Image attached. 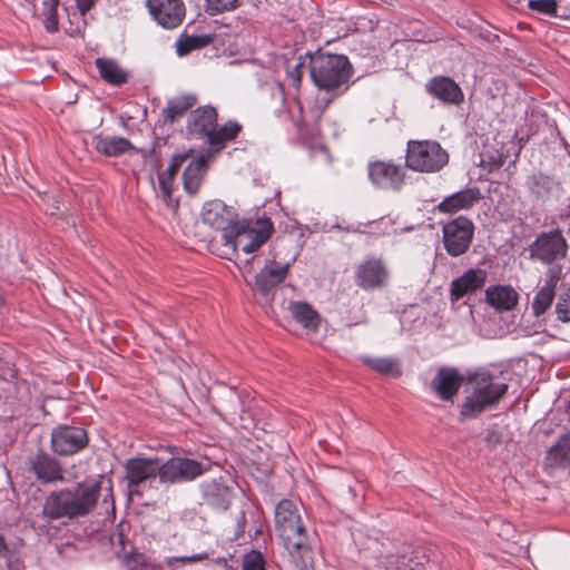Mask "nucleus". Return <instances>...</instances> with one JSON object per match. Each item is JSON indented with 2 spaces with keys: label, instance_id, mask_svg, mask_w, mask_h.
<instances>
[{
  "label": "nucleus",
  "instance_id": "14",
  "mask_svg": "<svg viewBox=\"0 0 570 570\" xmlns=\"http://www.w3.org/2000/svg\"><path fill=\"white\" fill-rule=\"evenodd\" d=\"M202 219L204 224L222 232L223 235L230 230L237 217L233 208L226 206L222 200L215 199L204 205Z\"/></svg>",
  "mask_w": 570,
  "mask_h": 570
},
{
  "label": "nucleus",
  "instance_id": "29",
  "mask_svg": "<svg viewBox=\"0 0 570 570\" xmlns=\"http://www.w3.org/2000/svg\"><path fill=\"white\" fill-rule=\"evenodd\" d=\"M570 462V435L563 434L559 441L550 448L546 456V463L550 468H563Z\"/></svg>",
  "mask_w": 570,
  "mask_h": 570
},
{
  "label": "nucleus",
  "instance_id": "30",
  "mask_svg": "<svg viewBox=\"0 0 570 570\" xmlns=\"http://www.w3.org/2000/svg\"><path fill=\"white\" fill-rule=\"evenodd\" d=\"M288 311L292 317L306 328H316L318 315L316 311L306 302H291Z\"/></svg>",
  "mask_w": 570,
  "mask_h": 570
},
{
  "label": "nucleus",
  "instance_id": "4",
  "mask_svg": "<svg viewBox=\"0 0 570 570\" xmlns=\"http://www.w3.org/2000/svg\"><path fill=\"white\" fill-rule=\"evenodd\" d=\"M309 73L315 86L325 91H337L347 83L352 76V66L345 56L318 53L309 60Z\"/></svg>",
  "mask_w": 570,
  "mask_h": 570
},
{
  "label": "nucleus",
  "instance_id": "40",
  "mask_svg": "<svg viewBox=\"0 0 570 570\" xmlns=\"http://www.w3.org/2000/svg\"><path fill=\"white\" fill-rule=\"evenodd\" d=\"M240 3V0H207L206 11L209 14H217L224 11L236 9Z\"/></svg>",
  "mask_w": 570,
  "mask_h": 570
},
{
  "label": "nucleus",
  "instance_id": "7",
  "mask_svg": "<svg viewBox=\"0 0 570 570\" xmlns=\"http://www.w3.org/2000/svg\"><path fill=\"white\" fill-rule=\"evenodd\" d=\"M474 236V224L465 216L445 223L442 227V242L444 249L452 257L468 252Z\"/></svg>",
  "mask_w": 570,
  "mask_h": 570
},
{
  "label": "nucleus",
  "instance_id": "20",
  "mask_svg": "<svg viewBox=\"0 0 570 570\" xmlns=\"http://www.w3.org/2000/svg\"><path fill=\"white\" fill-rule=\"evenodd\" d=\"M463 376L452 367L439 368L431 382L433 390L444 401H450L462 385Z\"/></svg>",
  "mask_w": 570,
  "mask_h": 570
},
{
  "label": "nucleus",
  "instance_id": "3",
  "mask_svg": "<svg viewBox=\"0 0 570 570\" xmlns=\"http://www.w3.org/2000/svg\"><path fill=\"white\" fill-rule=\"evenodd\" d=\"M468 395L461 406L463 417H475L492 409L504 397L508 383L502 372H490L480 368L470 373L466 379Z\"/></svg>",
  "mask_w": 570,
  "mask_h": 570
},
{
  "label": "nucleus",
  "instance_id": "33",
  "mask_svg": "<svg viewBox=\"0 0 570 570\" xmlns=\"http://www.w3.org/2000/svg\"><path fill=\"white\" fill-rule=\"evenodd\" d=\"M362 361L372 370L383 374L397 377L402 374L399 362L392 357L364 356Z\"/></svg>",
  "mask_w": 570,
  "mask_h": 570
},
{
  "label": "nucleus",
  "instance_id": "43",
  "mask_svg": "<svg viewBox=\"0 0 570 570\" xmlns=\"http://www.w3.org/2000/svg\"><path fill=\"white\" fill-rule=\"evenodd\" d=\"M529 8L544 14H554L557 3L554 0H530Z\"/></svg>",
  "mask_w": 570,
  "mask_h": 570
},
{
  "label": "nucleus",
  "instance_id": "8",
  "mask_svg": "<svg viewBox=\"0 0 570 570\" xmlns=\"http://www.w3.org/2000/svg\"><path fill=\"white\" fill-rule=\"evenodd\" d=\"M367 174L373 186L383 190L397 191L405 183L404 168L392 161H371Z\"/></svg>",
  "mask_w": 570,
  "mask_h": 570
},
{
  "label": "nucleus",
  "instance_id": "18",
  "mask_svg": "<svg viewBox=\"0 0 570 570\" xmlns=\"http://www.w3.org/2000/svg\"><path fill=\"white\" fill-rule=\"evenodd\" d=\"M217 126V111L212 106H203L195 109L187 122V131L197 138H206L208 141L212 131Z\"/></svg>",
  "mask_w": 570,
  "mask_h": 570
},
{
  "label": "nucleus",
  "instance_id": "25",
  "mask_svg": "<svg viewBox=\"0 0 570 570\" xmlns=\"http://www.w3.org/2000/svg\"><path fill=\"white\" fill-rule=\"evenodd\" d=\"M206 170L207 158L204 155L193 159L185 168L183 174L184 188L188 194L195 195L199 190Z\"/></svg>",
  "mask_w": 570,
  "mask_h": 570
},
{
  "label": "nucleus",
  "instance_id": "26",
  "mask_svg": "<svg viewBox=\"0 0 570 570\" xmlns=\"http://www.w3.org/2000/svg\"><path fill=\"white\" fill-rule=\"evenodd\" d=\"M96 67L100 77L110 85L120 86L128 80L129 73L112 59L98 58Z\"/></svg>",
  "mask_w": 570,
  "mask_h": 570
},
{
  "label": "nucleus",
  "instance_id": "50",
  "mask_svg": "<svg viewBox=\"0 0 570 570\" xmlns=\"http://www.w3.org/2000/svg\"><path fill=\"white\" fill-rule=\"evenodd\" d=\"M8 547L4 542L3 537L0 534V557H7Z\"/></svg>",
  "mask_w": 570,
  "mask_h": 570
},
{
  "label": "nucleus",
  "instance_id": "42",
  "mask_svg": "<svg viewBox=\"0 0 570 570\" xmlns=\"http://www.w3.org/2000/svg\"><path fill=\"white\" fill-rule=\"evenodd\" d=\"M243 570H265V561L262 553L253 550L245 554Z\"/></svg>",
  "mask_w": 570,
  "mask_h": 570
},
{
  "label": "nucleus",
  "instance_id": "2",
  "mask_svg": "<svg viewBox=\"0 0 570 570\" xmlns=\"http://www.w3.org/2000/svg\"><path fill=\"white\" fill-rule=\"evenodd\" d=\"M275 528L284 542L292 562L298 569L312 564L313 552L298 505L291 500H282L275 507Z\"/></svg>",
  "mask_w": 570,
  "mask_h": 570
},
{
  "label": "nucleus",
  "instance_id": "9",
  "mask_svg": "<svg viewBox=\"0 0 570 570\" xmlns=\"http://www.w3.org/2000/svg\"><path fill=\"white\" fill-rule=\"evenodd\" d=\"M202 464L193 459L176 456L161 463L159 481L163 483L187 482L204 473Z\"/></svg>",
  "mask_w": 570,
  "mask_h": 570
},
{
  "label": "nucleus",
  "instance_id": "48",
  "mask_svg": "<svg viewBox=\"0 0 570 570\" xmlns=\"http://www.w3.org/2000/svg\"><path fill=\"white\" fill-rule=\"evenodd\" d=\"M485 441L490 445H495L497 443L500 442V434L495 431H491L488 433Z\"/></svg>",
  "mask_w": 570,
  "mask_h": 570
},
{
  "label": "nucleus",
  "instance_id": "6",
  "mask_svg": "<svg viewBox=\"0 0 570 570\" xmlns=\"http://www.w3.org/2000/svg\"><path fill=\"white\" fill-rule=\"evenodd\" d=\"M449 161V154L435 140H410L405 166L419 173H436Z\"/></svg>",
  "mask_w": 570,
  "mask_h": 570
},
{
  "label": "nucleus",
  "instance_id": "46",
  "mask_svg": "<svg viewBox=\"0 0 570 570\" xmlns=\"http://www.w3.org/2000/svg\"><path fill=\"white\" fill-rule=\"evenodd\" d=\"M95 0H77V6L82 14L90 10Z\"/></svg>",
  "mask_w": 570,
  "mask_h": 570
},
{
  "label": "nucleus",
  "instance_id": "35",
  "mask_svg": "<svg viewBox=\"0 0 570 570\" xmlns=\"http://www.w3.org/2000/svg\"><path fill=\"white\" fill-rule=\"evenodd\" d=\"M212 41L209 36H186L176 42V51L178 56H185L195 49L203 48Z\"/></svg>",
  "mask_w": 570,
  "mask_h": 570
},
{
  "label": "nucleus",
  "instance_id": "28",
  "mask_svg": "<svg viewBox=\"0 0 570 570\" xmlns=\"http://www.w3.org/2000/svg\"><path fill=\"white\" fill-rule=\"evenodd\" d=\"M196 102L197 98L194 95H183L170 99L163 110L164 119L174 122L181 118Z\"/></svg>",
  "mask_w": 570,
  "mask_h": 570
},
{
  "label": "nucleus",
  "instance_id": "10",
  "mask_svg": "<svg viewBox=\"0 0 570 570\" xmlns=\"http://www.w3.org/2000/svg\"><path fill=\"white\" fill-rule=\"evenodd\" d=\"M390 277L389 269L381 258H370L355 268L354 279L364 291H373L385 286Z\"/></svg>",
  "mask_w": 570,
  "mask_h": 570
},
{
  "label": "nucleus",
  "instance_id": "34",
  "mask_svg": "<svg viewBox=\"0 0 570 570\" xmlns=\"http://www.w3.org/2000/svg\"><path fill=\"white\" fill-rule=\"evenodd\" d=\"M554 297V284L549 281L540 288L532 302V309L535 316L542 315L552 304Z\"/></svg>",
  "mask_w": 570,
  "mask_h": 570
},
{
  "label": "nucleus",
  "instance_id": "21",
  "mask_svg": "<svg viewBox=\"0 0 570 570\" xmlns=\"http://www.w3.org/2000/svg\"><path fill=\"white\" fill-rule=\"evenodd\" d=\"M480 199L481 194L478 188H466L444 198L438 205V210L444 214H454L472 208Z\"/></svg>",
  "mask_w": 570,
  "mask_h": 570
},
{
  "label": "nucleus",
  "instance_id": "36",
  "mask_svg": "<svg viewBox=\"0 0 570 570\" xmlns=\"http://www.w3.org/2000/svg\"><path fill=\"white\" fill-rule=\"evenodd\" d=\"M205 495L208 504L219 510H226L230 504V493L226 487L217 485L212 491H207Z\"/></svg>",
  "mask_w": 570,
  "mask_h": 570
},
{
  "label": "nucleus",
  "instance_id": "19",
  "mask_svg": "<svg viewBox=\"0 0 570 570\" xmlns=\"http://www.w3.org/2000/svg\"><path fill=\"white\" fill-rule=\"evenodd\" d=\"M425 88L431 96L445 104L458 105L463 100L461 88L449 77H434L425 85Z\"/></svg>",
  "mask_w": 570,
  "mask_h": 570
},
{
  "label": "nucleus",
  "instance_id": "22",
  "mask_svg": "<svg viewBox=\"0 0 570 570\" xmlns=\"http://www.w3.org/2000/svg\"><path fill=\"white\" fill-rule=\"evenodd\" d=\"M289 264L271 262L255 276V288L262 294H267L281 284L288 272Z\"/></svg>",
  "mask_w": 570,
  "mask_h": 570
},
{
  "label": "nucleus",
  "instance_id": "15",
  "mask_svg": "<svg viewBox=\"0 0 570 570\" xmlns=\"http://www.w3.org/2000/svg\"><path fill=\"white\" fill-rule=\"evenodd\" d=\"M125 468L128 485L131 489L150 478L159 476L160 461L157 458H135L128 460Z\"/></svg>",
  "mask_w": 570,
  "mask_h": 570
},
{
  "label": "nucleus",
  "instance_id": "5",
  "mask_svg": "<svg viewBox=\"0 0 570 570\" xmlns=\"http://www.w3.org/2000/svg\"><path fill=\"white\" fill-rule=\"evenodd\" d=\"M272 233L273 224L269 218L237 219L230 230L223 234V243L233 250L250 254L257 250Z\"/></svg>",
  "mask_w": 570,
  "mask_h": 570
},
{
  "label": "nucleus",
  "instance_id": "47",
  "mask_svg": "<svg viewBox=\"0 0 570 570\" xmlns=\"http://www.w3.org/2000/svg\"><path fill=\"white\" fill-rule=\"evenodd\" d=\"M557 313H558L559 320H561L563 322L570 321L569 312L567 309H563L562 305L560 303L557 304Z\"/></svg>",
  "mask_w": 570,
  "mask_h": 570
},
{
  "label": "nucleus",
  "instance_id": "32",
  "mask_svg": "<svg viewBox=\"0 0 570 570\" xmlns=\"http://www.w3.org/2000/svg\"><path fill=\"white\" fill-rule=\"evenodd\" d=\"M188 157V154L175 155L171 158L169 167L165 171L159 173V186L165 198L171 197L174 177Z\"/></svg>",
  "mask_w": 570,
  "mask_h": 570
},
{
  "label": "nucleus",
  "instance_id": "13",
  "mask_svg": "<svg viewBox=\"0 0 570 570\" xmlns=\"http://www.w3.org/2000/svg\"><path fill=\"white\" fill-rule=\"evenodd\" d=\"M147 6L155 20L167 29L178 27L185 17L181 0H147Z\"/></svg>",
  "mask_w": 570,
  "mask_h": 570
},
{
  "label": "nucleus",
  "instance_id": "1",
  "mask_svg": "<svg viewBox=\"0 0 570 570\" xmlns=\"http://www.w3.org/2000/svg\"><path fill=\"white\" fill-rule=\"evenodd\" d=\"M100 491L99 481H82L69 488L52 491L45 499L42 515L48 521L86 517L95 510Z\"/></svg>",
  "mask_w": 570,
  "mask_h": 570
},
{
  "label": "nucleus",
  "instance_id": "45",
  "mask_svg": "<svg viewBox=\"0 0 570 570\" xmlns=\"http://www.w3.org/2000/svg\"><path fill=\"white\" fill-rule=\"evenodd\" d=\"M207 558H208V553L207 552H202V553H197V554H191V556L183 557V558H180V560L183 562H196V561L205 560Z\"/></svg>",
  "mask_w": 570,
  "mask_h": 570
},
{
  "label": "nucleus",
  "instance_id": "27",
  "mask_svg": "<svg viewBox=\"0 0 570 570\" xmlns=\"http://www.w3.org/2000/svg\"><path fill=\"white\" fill-rule=\"evenodd\" d=\"M242 130V126L235 120H228L222 127L217 126L212 131L208 145L216 151L222 150L228 141L234 140Z\"/></svg>",
  "mask_w": 570,
  "mask_h": 570
},
{
  "label": "nucleus",
  "instance_id": "38",
  "mask_svg": "<svg viewBox=\"0 0 570 570\" xmlns=\"http://www.w3.org/2000/svg\"><path fill=\"white\" fill-rule=\"evenodd\" d=\"M122 563L128 570H156V566L139 552L126 554Z\"/></svg>",
  "mask_w": 570,
  "mask_h": 570
},
{
  "label": "nucleus",
  "instance_id": "44",
  "mask_svg": "<svg viewBox=\"0 0 570 570\" xmlns=\"http://www.w3.org/2000/svg\"><path fill=\"white\" fill-rule=\"evenodd\" d=\"M7 561V568L8 570H20V560L16 558L10 551L8 550L7 557H3Z\"/></svg>",
  "mask_w": 570,
  "mask_h": 570
},
{
  "label": "nucleus",
  "instance_id": "37",
  "mask_svg": "<svg viewBox=\"0 0 570 570\" xmlns=\"http://www.w3.org/2000/svg\"><path fill=\"white\" fill-rule=\"evenodd\" d=\"M59 0H45L42 8L43 24L47 31L55 32L58 30L57 7Z\"/></svg>",
  "mask_w": 570,
  "mask_h": 570
},
{
  "label": "nucleus",
  "instance_id": "12",
  "mask_svg": "<svg viewBox=\"0 0 570 570\" xmlns=\"http://www.w3.org/2000/svg\"><path fill=\"white\" fill-rule=\"evenodd\" d=\"M567 253V243L562 235L556 230L543 233L530 246L531 258L549 264Z\"/></svg>",
  "mask_w": 570,
  "mask_h": 570
},
{
  "label": "nucleus",
  "instance_id": "17",
  "mask_svg": "<svg viewBox=\"0 0 570 570\" xmlns=\"http://www.w3.org/2000/svg\"><path fill=\"white\" fill-rule=\"evenodd\" d=\"M29 468L37 479L43 483L63 480V472L59 462L43 451H39L29 458Z\"/></svg>",
  "mask_w": 570,
  "mask_h": 570
},
{
  "label": "nucleus",
  "instance_id": "24",
  "mask_svg": "<svg viewBox=\"0 0 570 570\" xmlns=\"http://www.w3.org/2000/svg\"><path fill=\"white\" fill-rule=\"evenodd\" d=\"M92 141L95 149L108 157L120 156L132 148L131 142L124 137L97 135Z\"/></svg>",
  "mask_w": 570,
  "mask_h": 570
},
{
  "label": "nucleus",
  "instance_id": "23",
  "mask_svg": "<svg viewBox=\"0 0 570 570\" xmlns=\"http://www.w3.org/2000/svg\"><path fill=\"white\" fill-rule=\"evenodd\" d=\"M518 298V293L510 285H495L485 289V302L499 312L514 308Z\"/></svg>",
  "mask_w": 570,
  "mask_h": 570
},
{
  "label": "nucleus",
  "instance_id": "41",
  "mask_svg": "<svg viewBox=\"0 0 570 570\" xmlns=\"http://www.w3.org/2000/svg\"><path fill=\"white\" fill-rule=\"evenodd\" d=\"M304 68L305 59L303 57H298L293 66H287V80L294 88H298L301 86Z\"/></svg>",
  "mask_w": 570,
  "mask_h": 570
},
{
  "label": "nucleus",
  "instance_id": "39",
  "mask_svg": "<svg viewBox=\"0 0 570 570\" xmlns=\"http://www.w3.org/2000/svg\"><path fill=\"white\" fill-rule=\"evenodd\" d=\"M415 559L417 558H407L406 556L391 557L389 567L395 570H422L423 563Z\"/></svg>",
  "mask_w": 570,
  "mask_h": 570
},
{
  "label": "nucleus",
  "instance_id": "31",
  "mask_svg": "<svg viewBox=\"0 0 570 570\" xmlns=\"http://www.w3.org/2000/svg\"><path fill=\"white\" fill-rule=\"evenodd\" d=\"M527 185L531 193L540 198L554 196L560 189L559 184L554 179L543 174L532 175L528 178Z\"/></svg>",
  "mask_w": 570,
  "mask_h": 570
},
{
  "label": "nucleus",
  "instance_id": "11",
  "mask_svg": "<svg viewBox=\"0 0 570 570\" xmlns=\"http://www.w3.org/2000/svg\"><path fill=\"white\" fill-rule=\"evenodd\" d=\"M88 443L87 432L78 426H59L51 433V445L55 452L70 455L83 449Z\"/></svg>",
  "mask_w": 570,
  "mask_h": 570
},
{
  "label": "nucleus",
  "instance_id": "49",
  "mask_svg": "<svg viewBox=\"0 0 570 570\" xmlns=\"http://www.w3.org/2000/svg\"><path fill=\"white\" fill-rule=\"evenodd\" d=\"M228 395V409L232 410L233 407H236L239 403V400H238V396L236 395V393L234 391H228L227 393Z\"/></svg>",
  "mask_w": 570,
  "mask_h": 570
},
{
  "label": "nucleus",
  "instance_id": "16",
  "mask_svg": "<svg viewBox=\"0 0 570 570\" xmlns=\"http://www.w3.org/2000/svg\"><path fill=\"white\" fill-rule=\"evenodd\" d=\"M487 282V272L481 268H470L460 277L453 279L450 286V298L456 302L466 295L481 289Z\"/></svg>",
  "mask_w": 570,
  "mask_h": 570
}]
</instances>
